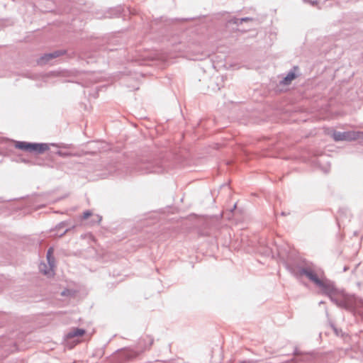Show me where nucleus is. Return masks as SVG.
Segmentation results:
<instances>
[{
	"label": "nucleus",
	"instance_id": "nucleus-17",
	"mask_svg": "<svg viewBox=\"0 0 363 363\" xmlns=\"http://www.w3.org/2000/svg\"><path fill=\"white\" fill-rule=\"evenodd\" d=\"M51 145L55 146L57 147H60V148H67L69 147V145H65V144L58 145V144H55V143H52Z\"/></svg>",
	"mask_w": 363,
	"mask_h": 363
},
{
	"label": "nucleus",
	"instance_id": "nucleus-8",
	"mask_svg": "<svg viewBox=\"0 0 363 363\" xmlns=\"http://www.w3.org/2000/svg\"><path fill=\"white\" fill-rule=\"evenodd\" d=\"M84 333L85 330L84 329L76 328L68 332L65 337L67 340H69L74 337H81Z\"/></svg>",
	"mask_w": 363,
	"mask_h": 363
},
{
	"label": "nucleus",
	"instance_id": "nucleus-4",
	"mask_svg": "<svg viewBox=\"0 0 363 363\" xmlns=\"http://www.w3.org/2000/svg\"><path fill=\"white\" fill-rule=\"evenodd\" d=\"M316 286L319 287L323 293L328 296H331V295H335L336 294L337 290L333 283L325 278L322 279V280H320V284H317Z\"/></svg>",
	"mask_w": 363,
	"mask_h": 363
},
{
	"label": "nucleus",
	"instance_id": "nucleus-12",
	"mask_svg": "<svg viewBox=\"0 0 363 363\" xmlns=\"http://www.w3.org/2000/svg\"><path fill=\"white\" fill-rule=\"evenodd\" d=\"M53 249L52 247L49 248L47 252V259L49 263L50 269H52L54 266L55 259L52 257Z\"/></svg>",
	"mask_w": 363,
	"mask_h": 363
},
{
	"label": "nucleus",
	"instance_id": "nucleus-3",
	"mask_svg": "<svg viewBox=\"0 0 363 363\" xmlns=\"http://www.w3.org/2000/svg\"><path fill=\"white\" fill-rule=\"evenodd\" d=\"M332 136L335 141H353L359 138V133L356 131L340 132L335 130Z\"/></svg>",
	"mask_w": 363,
	"mask_h": 363
},
{
	"label": "nucleus",
	"instance_id": "nucleus-6",
	"mask_svg": "<svg viewBox=\"0 0 363 363\" xmlns=\"http://www.w3.org/2000/svg\"><path fill=\"white\" fill-rule=\"evenodd\" d=\"M66 53V51L65 50H55L52 52L46 53L38 60V63L39 65H45L48 62H49L50 60L58 57L61 55H63Z\"/></svg>",
	"mask_w": 363,
	"mask_h": 363
},
{
	"label": "nucleus",
	"instance_id": "nucleus-18",
	"mask_svg": "<svg viewBox=\"0 0 363 363\" xmlns=\"http://www.w3.org/2000/svg\"><path fill=\"white\" fill-rule=\"evenodd\" d=\"M91 213L89 211H86L83 213V218L86 219L91 216Z\"/></svg>",
	"mask_w": 363,
	"mask_h": 363
},
{
	"label": "nucleus",
	"instance_id": "nucleus-7",
	"mask_svg": "<svg viewBox=\"0 0 363 363\" xmlns=\"http://www.w3.org/2000/svg\"><path fill=\"white\" fill-rule=\"evenodd\" d=\"M49 145L47 143H29L28 151L29 152L43 153L49 150Z\"/></svg>",
	"mask_w": 363,
	"mask_h": 363
},
{
	"label": "nucleus",
	"instance_id": "nucleus-9",
	"mask_svg": "<svg viewBox=\"0 0 363 363\" xmlns=\"http://www.w3.org/2000/svg\"><path fill=\"white\" fill-rule=\"evenodd\" d=\"M297 67H294L293 69L290 70L285 77L281 81V83L284 85L289 84L293 79L296 77L295 70L297 69Z\"/></svg>",
	"mask_w": 363,
	"mask_h": 363
},
{
	"label": "nucleus",
	"instance_id": "nucleus-20",
	"mask_svg": "<svg viewBox=\"0 0 363 363\" xmlns=\"http://www.w3.org/2000/svg\"><path fill=\"white\" fill-rule=\"evenodd\" d=\"M40 270L41 271H43V269L40 267ZM44 274H49V271H47V270H44Z\"/></svg>",
	"mask_w": 363,
	"mask_h": 363
},
{
	"label": "nucleus",
	"instance_id": "nucleus-1",
	"mask_svg": "<svg viewBox=\"0 0 363 363\" xmlns=\"http://www.w3.org/2000/svg\"><path fill=\"white\" fill-rule=\"evenodd\" d=\"M286 267L297 279L305 277L315 286L320 284V280L325 278L324 272L320 267L305 260L297 264H288Z\"/></svg>",
	"mask_w": 363,
	"mask_h": 363
},
{
	"label": "nucleus",
	"instance_id": "nucleus-22",
	"mask_svg": "<svg viewBox=\"0 0 363 363\" xmlns=\"http://www.w3.org/2000/svg\"><path fill=\"white\" fill-rule=\"evenodd\" d=\"M334 330H335V333H336V334H338V333H337V330L336 328H334Z\"/></svg>",
	"mask_w": 363,
	"mask_h": 363
},
{
	"label": "nucleus",
	"instance_id": "nucleus-2",
	"mask_svg": "<svg viewBox=\"0 0 363 363\" xmlns=\"http://www.w3.org/2000/svg\"><path fill=\"white\" fill-rule=\"evenodd\" d=\"M134 168L140 174L162 173L164 171L161 160H151L146 157L137 159L134 164Z\"/></svg>",
	"mask_w": 363,
	"mask_h": 363
},
{
	"label": "nucleus",
	"instance_id": "nucleus-14",
	"mask_svg": "<svg viewBox=\"0 0 363 363\" xmlns=\"http://www.w3.org/2000/svg\"><path fill=\"white\" fill-rule=\"evenodd\" d=\"M55 154L57 155L58 156H60L61 157H64V158L74 155L72 153H71L69 152H65V151H62V150H57L55 152Z\"/></svg>",
	"mask_w": 363,
	"mask_h": 363
},
{
	"label": "nucleus",
	"instance_id": "nucleus-13",
	"mask_svg": "<svg viewBox=\"0 0 363 363\" xmlns=\"http://www.w3.org/2000/svg\"><path fill=\"white\" fill-rule=\"evenodd\" d=\"M29 143L23 142V141H16L15 144V147L18 149L23 150L25 151H28Z\"/></svg>",
	"mask_w": 363,
	"mask_h": 363
},
{
	"label": "nucleus",
	"instance_id": "nucleus-5",
	"mask_svg": "<svg viewBox=\"0 0 363 363\" xmlns=\"http://www.w3.org/2000/svg\"><path fill=\"white\" fill-rule=\"evenodd\" d=\"M338 307L353 311L356 309V300L352 296H345L340 298Z\"/></svg>",
	"mask_w": 363,
	"mask_h": 363
},
{
	"label": "nucleus",
	"instance_id": "nucleus-16",
	"mask_svg": "<svg viewBox=\"0 0 363 363\" xmlns=\"http://www.w3.org/2000/svg\"><path fill=\"white\" fill-rule=\"evenodd\" d=\"M330 299L332 302H333L335 304H336L337 306L339 305V302L340 301V298H336L335 295H331V296H329Z\"/></svg>",
	"mask_w": 363,
	"mask_h": 363
},
{
	"label": "nucleus",
	"instance_id": "nucleus-11",
	"mask_svg": "<svg viewBox=\"0 0 363 363\" xmlns=\"http://www.w3.org/2000/svg\"><path fill=\"white\" fill-rule=\"evenodd\" d=\"M67 222L63 221L57 224L56 226V229L58 231L57 233H59L60 236H62L68 231L69 228L64 229L65 227H67Z\"/></svg>",
	"mask_w": 363,
	"mask_h": 363
},
{
	"label": "nucleus",
	"instance_id": "nucleus-10",
	"mask_svg": "<svg viewBox=\"0 0 363 363\" xmlns=\"http://www.w3.org/2000/svg\"><path fill=\"white\" fill-rule=\"evenodd\" d=\"M253 21V19L250 17H244V18H241L233 17L228 21V23L235 24L237 26H239L244 22H248V21Z\"/></svg>",
	"mask_w": 363,
	"mask_h": 363
},
{
	"label": "nucleus",
	"instance_id": "nucleus-15",
	"mask_svg": "<svg viewBox=\"0 0 363 363\" xmlns=\"http://www.w3.org/2000/svg\"><path fill=\"white\" fill-rule=\"evenodd\" d=\"M61 295L64 296H72L74 295V291L70 289H65L61 292Z\"/></svg>",
	"mask_w": 363,
	"mask_h": 363
},
{
	"label": "nucleus",
	"instance_id": "nucleus-21",
	"mask_svg": "<svg viewBox=\"0 0 363 363\" xmlns=\"http://www.w3.org/2000/svg\"><path fill=\"white\" fill-rule=\"evenodd\" d=\"M324 172H325V173L328 172H329V168H325V169H324Z\"/></svg>",
	"mask_w": 363,
	"mask_h": 363
},
{
	"label": "nucleus",
	"instance_id": "nucleus-19",
	"mask_svg": "<svg viewBox=\"0 0 363 363\" xmlns=\"http://www.w3.org/2000/svg\"><path fill=\"white\" fill-rule=\"evenodd\" d=\"M357 133H359V138H362V139H363V132L357 131Z\"/></svg>",
	"mask_w": 363,
	"mask_h": 363
},
{
	"label": "nucleus",
	"instance_id": "nucleus-23",
	"mask_svg": "<svg viewBox=\"0 0 363 363\" xmlns=\"http://www.w3.org/2000/svg\"><path fill=\"white\" fill-rule=\"evenodd\" d=\"M281 215H282V216H284V215H285V213H284V212H282V213H281Z\"/></svg>",
	"mask_w": 363,
	"mask_h": 363
}]
</instances>
